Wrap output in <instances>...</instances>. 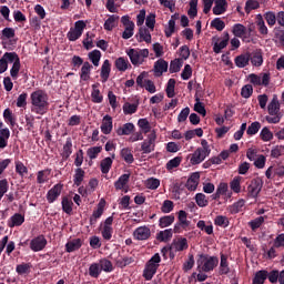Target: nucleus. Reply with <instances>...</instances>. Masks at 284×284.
<instances>
[{
  "instance_id": "f257e3e1",
  "label": "nucleus",
  "mask_w": 284,
  "mask_h": 284,
  "mask_svg": "<svg viewBox=\"0 0 284 284\" xmlns=\"http://www.w3.org/2000/svg\"><path fill=\"white\" fill-rule=\"evenodd\" d=\"M31 100V112L34 114H48V110H50V102L48 93L44 90L33 91L30 95Z\"/></svg>"
},
{
  "instance_id": "f03ea898",
  "label": "nucleus",
  "mask_w": 284,
  "mask_h": 284,
  "mask_svg": "<svg viewBox=\"0 0 284 284\" xmlns=\"http://www.w3.org/2000/svg\"><path fill=\"white\" fill-rule=\"evenodd\" d=\"M196 265L200 272H214V268L219 267V257L207 254H200Z\"/></svg>"
},
{
  "instance_id": "7ed1b4c3",
  "label": "nucleus",
  "mask_w": 284,
  "mask_h": 284,
  "mask_svg": "<svg viewBox=\"0 0 284 284\" xmlns=\"http://www.w3.org/2000/svg\"><path fill=\"white\" fill-rule=\"evenodd\" d=\"M267 111L270 115L265 116L267 123H281L283 114H281V102H278V95L274 94L272 101L268 103Z\"/></svg>"
},
{
  "instance_id": "20e7f679",
  "label": "nucleus",
  "mask_w": 284,
  "mask_h": 284,
  "mask_svg": "<svg viewBox=\"0 0 284 284\" xmlns=\"http://www.w3.org/2000/svg\"><path fill=\"white\" fill-rule=\"evenodd\" d=\"M126 55L129 57L132 65H134L135 68H139V65H143V63H145V60L148 59V57H150V50L148 49H128L126 50Z\"/></svg>"
},
{
  "instance_id": "39448f33",
  "label": "nucleus",
  "mask_w": 284,
  "mask_h": 284,
  "mask_svg": "<svg viewBox=\"0 0 284 284\" xmlns=\"http://www.w3.org/2000/svg\"><path fill=\"white\" fill-rule=\"evenodd\" d=\"M202 148H197L191 158L192 165H199L200 163H203L207 156H210V153L212 152V149H210V144L207 143V140L201 141Z\"/></svg>"
},
{
  "instance_id": "423d86ee",
  "label": "nucleus",
  "mask_w": 284,
  "mask_h": 284,
  "mask_svg": "<svg viewBox=\"0 0 284 284\" xmlns=\"http://www.w3.org/2000/svg\"><path fill=\"white\" fill-rule=\"evenodd\" d=\"M159 263H161V255L155 253L145 264L143 271L145 281H152V278H154V274H156V270H159Z\"/></svg>"
},
{
  "instance_id": "0eeeda50",
  "label": "nucleus",
  "mask_w": 284,
  "mask_h": 284,
  "mask_svg": "<svg viewBox=\"0 0 284 284\" xmlns=\"http://www.w3.org/2000/svg\"><path fill=\"white\" fill-rule=\"evenodd\" d=\"M87 24L83 20H78L74 23V27H71L69 32L67 33V39L69 41H79L83 36V30H85Z\"/></svg>"
},
{
  "instance_id": "6e6552de",
  "label": "nucleus",
  "mask_w": 284,
  "mask_h": 284,
  "mask_svg": "<svg viewBox=\"0 0 284 284\" xmlns=\"http://www.w3.org/2000/svg\"><path fill=\"white\" fill-rule=\"evenodd\" d=\"M156 149V131L152 130L146 139L141 143V152L143 154H152Z\"/></svg>"
},
{
  "instance_id": "1a4fd4ad",
  "label": "nucleus",
  "mask_w": 284,
  "mask_h": 284,
  "mask_svg": "<svg viewBox=\"0 0 284 284\" xmlns=\"http://www.w3.org/2000/svg\"><path fill=\"white\" fill-rule=\"evenodd\" d=\"M250 82L254 85H263L264 88H267L270 85L271 75L270 73H251L248 75Z\"/></svg>"
},
{
  "instance_id": "9d476101",
  "label": "nucleus",
  "mask_w": 284,
  "mask_h": 284,
  "mask_svg": "<svg viewBox=\"0 0 284 284\" xmlns=\"http://www.w3.org/2000/svg\"><path fill=\"white\" fill-rule=\"evenodd\" d=\"M261 190H263V180L254 179L251 181L250 185L247 186V193L251 199H256L258 194H261Z\"/></svg>"
},
{
  "instance_id": "9b49d317",
  "label": "nucleus",
  "mask_w": 284,
  "mask_h": 284,
  "mask_svg": "<svg viewBox=\"0 0 284 284\" xmlns=\"http://www.w3.org/2000/svg\"><path fill=\"white\" fill-rule=\"evenodd\" d=\"M152 236V231L146 226H139L133 232V239L135 241H148Z\"/></svg>"
},
{
  "instance_id": "f8f14e48",
  "label": "nucleus",
  "mask_w": 284,
  "mask_h": 284,
  "mask_svg": "<svg viewBox=\"0 0 284 284\" xmlns=\"http://www.w3.org/2000/svg\"><path fill=\"white\" fill-rule=\"evenodd\" d=\"M45 245H48V240H45V236L40 235L31 240L30 250L32 252H41V250H45Z\"/></svg>"
},
{
  "instance_id": "ddd939ff",
  "label": "nucleus",
  "mask_w": 284,
  "mask_h": 284,
  "mask_svg": "<svg viewBox=\"0 0 284 284\" xmlns=\"http://www.w3.org/2000/svg\"><path fill=\"white\" fill-rule=\"evenodd\" d=\"M229 43H230V33L224 32L223 39L221 40V38H217V41L214 43L213 52L215 54H221L222 50H224V48H227Z\"/></svg>"
},
{
  "instance_id": "4468645a",
  "label": "nucleus",
  "mask_w": 284,
  "mask_h": 284,
  "mask_svg": "<svg viewBox=\"0 0 284 284\" xmlns=\"http://www.w3.org/2000/svg\"><path fill=\"white\" fill-rule=\"evenodd\" d=\"M61 192H63V184L58 183L53 185L47 193V201L48 203H54L59 196H61Z\"/></svg>"
},
{
  "instance_id": "2eb2a0df",
  "label": "nucleus",
  "mask_w": 284,
  "mask_h": 284,
  "mask_svg": "<svg viewBox=\"0 0 284 284\" xmlns=\"http://www.w3.org/2000/svg\"><path fill=\"white\" fill-rule=\"evenodd\" d=\"M266 179H274V176H278L280 179H283L284 176V166L281 164L270 166L265 172Z\"/></svg>"
},
{
  "instance_id": "dca6fc26",
  "label": "nucleus",
  "mask_w": 284,
  "mask_h": 284,
  "mask_svg": "<svg viewBox=\"0 0 284 284\" xmlns=\"http://www.w3.org/2000/svg\"><path fill=\"white\" fill-rule=\"evenodd\" d=\"M135 37H136L139 43H143V41L145 43H152V34L150 33V29H148L145 27H141Z\"/></svg>"
},
{
  "instance_id": "f3484780",
  "label": "nucleus",
  "mask_w": 284,
  "mask_h": 284,
  "mask_svg": "<svg viewBox=\"0 0 284 284\" xmlns=\"http://www.w3.org/2000/svg\"><path fill=\"white\" fill-rule=\"evenodd\" d=\"M250 57L252 65L255 68H261V65H263V51L261 49L254 50L252 53H250Z\"/></svg>"
},
{
  "instance_id": "a211bd4d",
  "label": "nucleus",
  "mask_w": 284,
  "mask_h": 284,
  "mask_svg": "<svg viewBox=\"0 0 284 284\" xmlns=\"http://www.w3.org/2000/svg\"><path fill=\"white\" fill-rule=\"evenodd\" d=\"M111 72H112V63H110V60H104L101 67V72H100L102 83H106L108 79H110Z\"/></svg>"
},
{
  "instance_id": "6ab92c4d",
  "label": "nucleus",
  "mask_w": 284,
  "mask_h": 284,
  "mask_svg": "<svg viewBox=\"0 0 284 284\" xmlns=\"http://www.w3.org/2000/svg\"><path fill=\"white\" fill-rule=\"evenodd\" d=\"M134 130H135L134 123L128 122L122 126L118 128L115 132L118 136H130V134H132Z\"/></svg>"
},
{
  "instance_id": "aec40b11",
  "label": "nucleus",
  "mask_w": 284,
  "mask_h": 284,
  "mask_svg": "<svg viewBox=\"0 0 284 284\" xmlns=\"http://www.w3.org/2000/svg\"><path fill=\"white\" fill-rule=\"evenodd\" d=\"M26 223V216L20 213L13 214L10 220L8 221L9 227H21Z\"/></svg>"
},
{
  "instance_id": "412c9836",
  "label": "nucleus",
  "mask_w": 284,
  "mask_h": 284,
  "mask_svg": "<svg viewBox=\"0 0 284 284\" xmlns=\"http://www.w3.org/2000/svg\"><path fill=\"white\" fill-rule=\"evenodd\" d=\"M250 52L242 53L234 59L236 68H247L250 65Z\"/></svg>"
},
{
  "instance_id": "4be33fe9",
  "label": "nucleus",
  "mask_w": 284,
  "mask_h": 284,
  "mask_svg": "<svg viewBox=\"0 0 284 284\" xmlns=\"http://www.w3.org/2000/svg\"><path fill=\"white\" fill-rule=\"evenodd\" d=\"M215 6L213 7V14L220 16L227 12V0H215Z\"/></svg>"
},
{
  "instance_id": "5701e85b",
  "label": "nucleus",
  "mask_w": 284,
  "mask_h": 284,
  "mask_svg": "<svg viewBox=\"0 0 284 284\" xmlns=\"http://www.w3.org/2000/svg\"><path fill=\"white\" fill-rule=\"evenodd\" d=\"M171 247L175 252H184V250H187V247H190V244H187V239L179 237L176 241H173Z\"/></svg>"
},
{
  "instance_id": "b1692460",
  "label": "nucleus",
  "mask_w": 284,
  "mask_h": 284,
  "mask_svg": "<svg viewBox=\"0 0 284 284\" xmlns=\"http://www.w3.org/2000/svg\"><path fill=\"white\" fill-rule=\"evenodd\" d=\"M82 245L83 241H81V239H73L65 244V252L69 254L77 252V250H81Z\"/></svg>"
},
{
  "instance_id": "393cba45",
  "label": "nucleus",
  "mask_w": 284,
  "mask_h": 284,
  "mask_svg": "<svg viewBox=\"0 0 284 284\" xmlns=\"http://www.w3.org/2000/svg\"><path fill=\"white\" fill-rule=\"evenodd\" d=\"M166 71H168V61H165L164 59H159L154 63L155 77H162L163 72H166Z\"/></svg>"
},
{
  "instance_id": "a878e982",
  "label": "nucleus",
  "mask_w": 284,
  "mask_h": 284,
  "mask_svg": "<svg viewBox=\"0 0 284 284\" xmlns=\"http://www.w3.org/2000/svg\"><path fill=\"white\" fill-rule=\"evenodd\" d=\"M92 64H90V62L85 61L82 67H81V71H80V79L81 81H90V74L92 72Z\"/></svg>"
},
{
  "instance_id": "bb28decb",
  "label": "nucleus",
  "mask_w": 284,
  "mask_h": 284,
  "mask_svg": "<svg viewBox=\"0 0 284 284\" xmlns=\"http://www.w3.org/2000/svg\"><path fill=\"white\" fill-rule=\"evenodd\" d=\"M112 116L110 115H104L102 120V124L100 126V130L102 134H110L112 132Z\"/></svg>"
},
{
  "instance_id": "cd10ccee",
  "label": "nucleus",
  "mask_w": 284,
  "mask_h": 284,
  "mask_svg": "<svg viewBox=\"0 0 284 284\" xmlns=\"http://www.w3.org/2000/svg\"><path fill=\"white\" fill-rule=\"evenodd\" d=\"M114 65L119 72H125L129 70V68H132V64H130V61L125 59L124 57H120L115 60Z\"/></svg>"
},
{
  "instance_id": "c85d7f7f",
  "label": "nucleus",
  "mask_w": 284,
  "mask_h": 284,
  "mask_svg": "<svg viewBox=\"0 0 284 284\" xmlns=\"http://www.w3.org/2000/svg\"><path fill=\"white\" fill-rule=\"evenodd\" d=\"M255 23L257 26V30H258L260 34H262L263 37H267L270 30L267 29V26H265V20L263 19L262 14L256 16Z\"/></svg>"
},
{
  "instance_id": "c756f323",
  "label": "nucleus",
  "mask_w": 284,
  "mask_h": 284,
  "mask_svg": "<svg viewBox=\"0 0 284 284\" xmlns=\"http://www.w3.org/2000/svg\"><path fill=\"white\" fill-rule=\"evenodd\" d=\"M83 179H85V171L81 168L75 169V173L73 175V183L77 187H81Z\"/></svg>"
},
{
  "instance_id": "7c9ffc66",
  "label": "nucleus",
  "mask_w": 284,
  "mask_h": 284,
  "mask_svg": "<svg viewBox=\"0 0 284 284\" xmlns=\"http://www.w3.org/2000/svg\"><path fill=\"white\" fill-rule=\"evenodd\" d=\"M172 236V229H166L164 231H160L159 233H156V241H160V243H168V241H170Z\"/></svg>"
},
{
  "instance_id": "2f4dec72",
  "label": "nucleus",
  "mask_w": 284,
  "mask_h": 284,
  "mask_svg": "<svg viewBox=\"0 0 284 284\" xmlns=\"http://www.w3.org/2000/svg\"><path fill=\"white\" fill-rule=\"evenodd\" d=\"M219 273L221 276L230 274V264L227 263V256L225 254H221Z\"/></svg>"
},
{
  "instance_id": "473e14b6",
  "label": "nucleus",
  "mask_w": 284,
  "mask_h": 284,
  "mask_svg": "<svg viewBox=\"0 0 284 284\" xmlns=\"http://www.w3.org/2000/svg\"><path fill=\"white\" fill-rule=\"evenodd\" d=\"M71 155H72V139L68 138L62 149V159L64 161H68V159H70Z\"/></svg>"
},
{
  "instance_id": "72a5a7b5",
  "label": "nucleus",
  "mask_w": 284,
  "mask_h": 284,
  "mask_svg": "<svg viewBox=\"0 0 284 284\" xmlns=\"http://www.w3.org/2000/svg\"><path fill=\"white\" fill-rule=\"evenodd\" d=\"M243 207H245V200L241 199L237 202H234L232 205H230L227 207V211L230 212V214H239V212H241Z\"/></svg>"
},
{
  "instance_id": "f704fd0d",
  "label": "nucleus",
  "mask_w": 284,
  "mask_h": 284,
  "mask_svg": "<svg viewBox=\"0 0 284 284\" xmlns=\"http://www.w3.org/2000/svg\"><path fill=\"white\" fill-rule=\"evenodd\" d=\"M232 32L234 37H237L239 39H243L244 36L247 34V28L241 23H236L233 26Z\"/></svg>"
},
{
  "instance_id": "c9c22d12",
  "label": "nucleus",
  "mask_w": 284,
  "mask_h": 284,
  "mask_svg": "<svg viewBox=\"0 0 284 284\" xmlns=\"http://www.w3.org/2000/svg\"><path fill=\"white\" fill-rule=\"evenodd\" d=\"M122 110L124 114H136V110H139V101L134 103L125 102Z\"/></svg>"
},
{
  "instance_id": "e433bc0d",
  "label": "nucleus",
  "mask_w": 284,
  "mask_h": 284,
  "mask_svg": "<svg viewBox=\"0 0 284 284\" xmlns=\"http://www.w3.org/2000/svg\"><path fill=\"white\" fill-rule=\"evenodd\" d=\"M120 156L128 163L129 165H132L134 163V155L132 154V150L124 148L120 152Z\"/></svg>"
},
{
  "instance_id": "4c0bfd02",
  "label": "nucleus",
  "mask_w": 284,
  "mask_h": 284,
  "mask_svg": "<svg viewBox=\"0 0 284 284\" xmlns=\"http://www.w3.org/2000/svg\"><path fill=\"white\" fill-rule=\"evenodd\" d=\"M128 183H130V174L124 173L114 182V187L115 190H123Z\"/></svg>"
},
{
  "instance_id": "58836bf2",
  "label": "nucleus",
  "mask_w": 284,
  "mask_h": 284,
  "mask_svg": "<svg viewBox=\"0 0 284 284\" xmlns=\"http://www.w3.org/2000/svg\"><path fill=\"white\" fill-rule=\"evenodd\" d=\"M267 271H257L255 273V276L253 277V284H265V281H267Z\"/></svg>"
},
{
  "instance_id": "ea45409f",
  "label": "nucleus",
  "mask_w": 284,
  "mask_h": 284,
  "mask_svg": "<svg viewBox=\"0 0 284 284\" xmlns=\"http://www.w3.org/2000/svg\"><path fill=\"white\" fill-rule=\"evenodd\" d=\"M99 84H92L93 91L91 92V99L93 103H103V95H101V91L98 89Z\"/></svg>"
},
{
  "instance_id": "a19ab883",
  "label": "nucleus",
  "mask_w": 284,
  "mask_h": 284,
  "mask_svg": "<svg viewBox=\"0 0 284 284\" xmlns=\"http://www.w3.org/2000/svg\"><path fill=\"white\" fill-rule=\"evenodd\" d=\"M119 19V16H110L105 22H104V30L108 32H112L114 28H116V20Z\"/></svg>"
},
{
  "instance_id": "79ce46f5",
  "label": "nucleus",
  "mask_w": 284,
  "mask_h": 284,
  "mask_svg": "<svg viewBox=\"0 0 284 284\" xmlns=\"http://www.w3.org/2000/svg\"><path fill=\"white\" fill-rule=\"evenodd\" d=\"M61 204H62V212L71 215L72 214V205H74V202H72V200H70V197L64 196V197H62Z\"/></svg>"
},
{
  "instance_id": "37998d69",
  "label": "nucleus",
  "mask_w": 284,
  "mask_h": 284,
  "mask_svg": "<svg viewBox=\"0 0 284 284\" xmlns=\"http://www.w3.org/2000/svg\"><path fill=\"white\" fill-rule=\"evenodd\" d=\"M101 272V264L99 263H92L89 267V276H91V278H99Z\"/></svg>"
},
{
  "instance_id": "c03bdc74",
  "label": "nucleus",
  "mask_w": 284,
  "mask_h": 284,
  "mask_svg": "<svg viewBox=\"0 0 284 284\" xmlns=\"http://www.w3.org/2000/svg\"><path fill=\"white\" fill-rule=\"evenodd\" d=\"M174 215H164L162 217H160L159 220V227L164 229V227H170V225H172V223H174Z\"/></svg>"
},
{
  "instance_id": "a18cd8bd",
  "label": "nucleus",
  "mask_w": 284,
  "mask_h": 284,
  "mask_svg": "<svg viewBox=\"0 0 284 284\" xmlns=\"http://www.w3.org/2000/svg\"><path fill=\"white\" fill-rule=\"evenodd\" d=\"M241 181H243L242 176H235L231 182H230V189L232 192L235 194H241Z\"/></svg>"
},
{
  "instance_id": "49530a36",
  "label": "nucleus",
  "mask_w": 284,
  "mask_h": 284,
  "mask_svg": "<svg viewBox=\"0 0 284 284\" xmlns=\"http://www.w3.org/2000/svg\"><path fill=\"white\" fill-rule=\"evenodd\" d=\"M189 6L187 14L190 19H194L199 14V0H190Z\"/></svg>"
},
{
  "instance_id": "de8ad7c7",
  "label": "nucleus",
  "mask_w": 284,
  "mask_h": 284,
  "mask_svg": "<svg viewBox=\"0 0 284 284\" xmlns=\"http://www.w3.org/2000/svg\"><path fill=\"white\" fill-rule=\"evenodd\" d=\"M112 158H105L100 162V168L102 174H108L112 170Z\"/></svg>"
},
{
  "instance_id": "09e8293b",
  "label": "nucleus",
  "mask_w": 284,
  "mask_h": 284,
  "mask_svg": "<svg viewBox=\"0 0 284 284\" xmlns=\"http://www.w3.org/2000/svg\"><path fill=\"white\" fill-rule=\"evenodd\" d=\"M174 88H176V80L174 79H170L168 81V84H166V89H165V92H166V97L169 99H174L175 97V92H174Z\"/></svg>"
},
{
  "instance_id": "8fccbe9b",
  "label": "nucleus",
  "mask_w": 284,
  "mask_h": 284,
  "mask_svg": "<svg viewBox=\"0 0 284 284\" xmlns=\"http://www.w3.org/2000/svg\"><path fill=\"white\" fill-rule=\"evenodd\" d=\"M3 119L6 123H9L11 125V128H14V125H17V118H14L10 109H6L3 111Z\"/></svg>"
},
{
  "instance_id": "3c124183",
  "label": "nucleus",
  "mask_w": 284,
  "mask_h": 284,
  "mask_svg": "<svg viewBox=\"0 0 284 284\" xmlns=\"http://www.w3.org/2000/svg\"><path fill=\"white\" fill-rule=\"evenodd\" d=\"M185 184L183 182H176L173 184L172 193L176 199H181V194L185 192Z\"/></svg>"
},
{
  "instance_id": "603ef678",
  "label": "nucleus",
  "mask_w": 284,
  "mask_h": 284,
  "mask_svg": "<svg viewBox=\"0 0 284 284\" xmlns=\"http://www.w3.org/2000/svg\"><path fill=\"white\" fill-rule=\"evenodd\" d=\"M264 19H265L267 26H270V28H274V26H276L277 16H276V13H274V11L265 12Z\"/></svg>"
},
{
  "instance_id": "864d4df0",
  "label": "nucleus",
  "mask_w": 284,
  "mask_h": 284,
  "mask_svg": "<svg viewBox=\"0 0 284 284\" xmlns=\"http://www.w3.org/2000/svg\"><path fill=\"white\" fill-rule=\"evenodd\" d=\"M180 225H182V230H186V227H190V221H187V212L181 210L179 211L178 215Z\"/></svg>"
},
{
  "instance_id": "5fc2aeb1",
  "label": "nucleus",
  "mask_w": 284,
  "mask_h": 284,
  "mask_svg": "<svg viewBox=\"0 0 284 284\" xmlns=\"http://www.w3.org/2000/svg\"><path fill=\"white\" fill-rule=\"evenodd\" d=\"M88 57H89L90 61L93 63V65L95 68H99V63L101 61V51L95 49V50L89 52Z\"/></svg>"
},
{
  "instance_id": "6e6d98bb",
  "label": "nucleus",
  "mask_w": 284,
  "mask_h": 284,
  "mask_svg": "<svg viewBox=\"0 0 284 284\" xmlns=\"http://www.w3.org/2000/svg\"><path fill=\"white\" fill-rule=\"evenodd\" d=\"M181 68H183V60L182 59H174L170 63V72L171 74H174L176 72H181Z\"/></svg>"
},
{
  "instance_id": "4d7b16f0",
  "label": "nucleus",
  "mask_w": 284,
  "mask_h": 284,
  "mask_svg": "<svg viewBox=\"0 0 284 284\" xmlns=\"http://www.w3.org/2000/svg\"><path fill=\"white\" fill-rule=\"evenodd\" d=\"M214 224L219 227H230V219H227L225 215H217L214 219Z\"/></svg>"
},
{
  "instance_id": "13d9d810",
  "label": "nucleus",
  "mask_w": 284,
  "mask_h": 284,
  "mask_svg": "<svg viewBox=\"0 0 284 284\" xmlns=\"http://www.w3.org/2000/svg\"><path fill=\"white\" fill-rule=\"evenodd\" d=\"M102 150H103V146L89 148L87 151V155L89 156V159L91 161H94V159H97V156H99V154H101Z\"/></svg>"
},
{
  "instance_id": "bf43d9fd",
  "label": "nucleus",
  "mask_w": 284,
  "mask_h": 284,
  "mask_svg": "<svg viewBox=\"0 0 284 284\" xmlns=\"http://www.w3.org/2000/svg\"><path fill=\"white\" fill-rule=\"evenodd\" d=\"M260 138L262 139V141L267 143V141H272V139H274V133H272V131H270V128L264 126L262 129V131L260 132Z\"/></svg>"
},
{
  "instance_id": "052dcab7",
  "label": "nucleus",
  "mask_w": 284,
  "mask_h": 284,
  "mask_svg": "<svg viewBox=\"0 0 284 284\" xmlns=\"http://www.w3.org/2000/svg\"><path fill=\"white\" fill-rule=\"evenodd\" d=\"M195 203L199 205V207H207L210 202L207 201V196H205V194L197 193L195 194Z\"/></svg>"
},
{
  "instance_id": "680f3d73",
  "label": "nucleus",
  "mask_w": 284,
  "mask_h": 284,
  "mask_svg": "<svg viewBox=\"0 0 284 284\" xmlns=\"http://www.w3.org/2000/svg\"><path fill=\"white\" fill-rule=\"evenodd\" d=\"M30 267H32V265H30L29 263H21L17 265L16 272L20 276H23V274H30Z\"/></svg>"
},
{
  "instance_id": "e2e57ef3",
  "label": "nucleus",
  "mask_w": 284,
  "mask_h": 284,
  "mask_svg": "<svg viewBox=\"0 0 284 284\" xmlns=\"http://www.w3.org/2000/svg\"><path fill=\"white\" fill-rule=\"evenodd\" d=\"M2 58L7 63H17V61H21L19 54L17 52H6Z\"/></svg>"
},
{
  "instance_id": "0e129e2a",
  "label": "nucleus",
  "mask_w": 284,
  "mask_h": 284,
  "mask_svg": "<svg viewBox=\"0 0 284 284\" xmlns=\"http://www.w3.org/2000/svg\"><path fill=\"white\" fill-rule=\"evenodd\" d=\"M258 130H261V122L255 121L251 125H248L246 134L248 136H254V134H258Z\"/></svg>"
},
{
  "instance_id": "69168bd1",
  "label": "nucleus",
  "mask_w": 284,
  "mask_h": 284,
  "mask_svg": "<svg viewBox=\"0 0 284 284\" xmlns=\"http://www.w3.org/2000/svg\"><path fill=\"white\" fill-rule=\"evenodd\" d=\"M195 261H194V254L190 253L187 261L183 263L182 270L183 272H190L194 267Z\"/></svg>"
},
{
  "instance_id": "338daca9",
  "label": "nucleus",
  "mask_w": 284,
  "mask_h": 284,
  "mask_svg": "<svg viewBox=\"0 0 284 284\" xmlns=\"http://www.w3.org/2000/svg\"><path fill=\"white\" fill-rule=\"evenodd\" d=\"M138 125L139 128H141L143 134H148L152 130V126L150 125V121H148V119H140L138 121Z\"/></svg>"
},
{
  "instance_id": "774afa93",
  "label": "nucleus",
  "mask_w": 284,
  "mask_h": 284,
  "mask_svg": "<svg viewBox=\"0 0 284 284\" xmlns=\"http://www.w3.org/2000/svg\"><path fill=\"white\" fill-rule=\"evenodd\" d=\"M16 172L19 176L24 178L28 174V166L23 165L21 161H16Z\"/></svg>"
}]
</instances>
